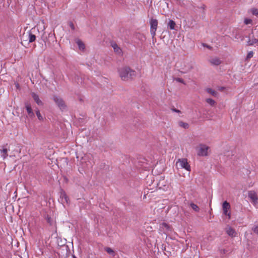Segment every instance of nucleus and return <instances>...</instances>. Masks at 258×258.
I'll return each instance as SVG.
<instances>
[{
	"label": "nucleus",
	"instance_id": "obj_1",
	"mask_svg": "<svg viewBox=\"0 0 258 258\" xmlns=\"http://www.w3.org/2000/svg\"><path fill=\"white\" fill-rule=\"evenodd\" d=\"M119 76L123 81H128L132 79L136 75L135 71L128 67H124L118 70Z\"/></svg>",
	"mask_w": 258,
	"mask_h": 258
},
{
	"label": "nucleus",
	"instance_id": "obj_2",
	"mask_svg": "<svg viewBox=\"0 0 258 258\" xmlns=\"http://www.w3.org/2000/svg\"><path fill=\"white\" fill-rule=\"evenodd\" d=\"M176 67L180 73L186 74L193 69V65L187 60H181L176 63Z\"/></svg>",
	"mask_w": 258,
	"mask_h": 258
},
{
	"label": "nucleus",
	"instance_id": "obj_3",
	"mask_svg": "<svg viewBox=\"0 0 258 258\" xmlns=\"http://www.w3.org/2000/svg\"><path fill=\"white\" fill-rule=\"evenodd\" d=\"M209 147L204 144H200L197 148V154L200 156H206L208 155Z\"/></svg>",
	"mask_w": 258,
	"mask_h": 258
},
{
	"label": "nucleus",
	"instance_id": "obj_4",
	"mask_svg": "<svg viewBox=\"0 0 258 258\" xmlns=\"http://www.w3.org/2000/svg\"><path fill=\"white\" fill-rule=\"evenodd\" d=\"M176 165L179 166L181 168L186 169L188 171L190 170V166L185 158L179 159L176 162Z\"/></svg>",
	"mask_w": 258,
	"mask_h": 258
},
{
	"label": "nucleus",
	"instance_id": "obj_5",
	"mask_svg": "<svg viewBox=\"0 0 258 258\" xmlns=\"http://www.w3.org/2000/svg\"><path fill=\"white\" fill-rule=\"evenodd\" d=\"M150 33L153 38L156 35V31L157 29L158 21L157 19L152 18L150 20Z\"/></svg>",
	"mask_w": 258,
	"mask_h": 258
},
{
	"label": "nucleus",
	"instance_id": "obj_6",
	"mask_svg": "<svg viewBox=\"0 0 258 258\" xmlns=\"http://www.w3.org/2000/svg\"><path fill=\"white\" fill-rule=\"evenodd\" d=\"M53 100L60 109H63L66 108L65 102L60 97L54 95L53 96Z\"/></svg>",
	"mask_w": 258,
	"mask_h": 258
},
{
	"label": "nucleus",
	"instance_id": "obj_7",
	"mask_svg": "<svg viewBox=\"0 0 258 258\" xmlns=\"http://www.w3.org/2000/svg\"><path fill=\"white\" fill-rule=\"evenodd\" d=\"M248 197L250 199L251 202L254 205L258 203V198L256 194L252 190L248 191Z\"/></svg>",
	"mask_w": 258,
	"mask_h": 258
},
{
	"label": "nucleus",
	"instance_id": "obj_8",
	"mask_svg": "<svg viewBox=\"0 0 258 258\" xmlns=\"http://www.w3.org/2000/svg\"><path fill=\"white\" fill-rule=\"evenodd\" d=\"M223 214L228 217V219H230V213L228 212V210L230 209V205L227 201L223 202L222 205Z\"/></svg>",
	"mask_w": 258,
	"mask_h": 258
},
{
	"label": "nucleus",
	"instance_id": "obj_9",
	"mask_svg": "<svg viewBox=\"0 0 258 258\" xmlns=\"http://www.w3.org/2000/svg\"><path fill=\"white\" fill-rule=\"evenodd\" d=\"M60 200L61 201V203L64 205V204H66L67 205H69L70 204L69 202V198L67 195L66 193L64 191L61 190L60 192Z\"/></svg>",
	"mask_w": 258,
	"mask_h": 258
},
{
	"label": "nucleus",
	"instance_id": "obj_10",
	"mask_svg": "<svg viewBox=\"0 0 258 258\" xmlns=\"http://www.w3.org/2000/svg\"><path fill=\"white\" fill-rule=\"evenodd\" d=\"M225 231L229 236L232 237L236 236V232L235 230L230 226H227L226 227Z\"/></svg>",
	"mask_w": 258,
	"mask_h": 258
},
{
	"label": "nucleus",
	"instance_id": "obj_11",
	"mask_svg": "<svg viewBox=\"0 0 258 258\" xmlns=\"http://www.w3.org/2000/svg\"><path fill=\"white\" fill-rule=\"evenodd\" d=\"M209 62L213 66H218L221 63V60L218 57H211L209 59Z\"/></svg>",
	"mask_w": 258,
	"mask_h": 258
},
{
	"label": "nucleus",
	"instance_id": "obj_12",
	"mask_svg": "<svg viewBox=\"0 0 258 258\" xmlns=\"http://www.w3.org/2000/svg\"><path fill=\"white\" fill-rule=\"evenodd\" d=\"M31 96L35 102L38 105H43V103L42 101L40 99L39 96L35 93L32 92L31 93Z\"/></svg>",
	"mask_w": 258,
	"mask_h": 258
},
{
	"label": "nucleus",
	"instance_id": "obj_13",
	"mask_svg": "<svg viewBox=\"0 0 258 258\" xmlns=\"http://www.w3.org/2000/svg\"><path fill=\"white\" fill-rule=\"evenodd\" d=\"M257 43L258 38H255L254 36H252V37L249 36L248 40L247 41L248 45L251 46Z\"/></svg>",
	"mask_w": 258,
	"mask_h": 258
},
{
	"label": "nucleus",
	"instance_id": "obj_14",
	"mask_svg": "<svg viewBox=\"0 0 258 258\" xmlns=\"http://www.w3.org/2000/svg\"><path fill=\"white\" fill-rule=\"evenodd\" d=\"M25 108L27 112L30 117L34 116V113H33L31 108V105L28 102H25Z\"/></svg>",
	"mask_w": 258,
	"mask_h": 258
},
{
	"label": "nucleus",
	"instance_id": "obj_15",
	"mask_svg": "<svg viewBox=\"0 0 258 258\" xmlns=\"http://www.w3.org/2000/svg\"><path fill=\"white\" fill-rule=\"evenodd\" d=\"M76 42L80 50H84L85 49V44L81 40L77 39L76 40Z\"/></svg>",
	"mask_w": 258,
	"mask_h": 258
},
{
	"label": "nucleus",
	"instance_id": "obj_16",
	"mask_svg": "<svg viewBox=\"0 0 258 258\" xmlns=\"http://www.w3.org/2000/svg\"><path fill=\"white\" fill-rule=\"evenodd\" d=\"M28 39L29 43L33 42L36 40V36L31 32H29L28 34Z\"/></svg>",
	"mask_w": 258,
	"mask_h": 258
},
{
	"label": "nucleus",
	"instance_id": "obj_17",
	"mask_svg": "<svg viewBox=\"0 0 258 258\" xmlns=\"http://www.w3.org/2000/svg\"><path fill=\"white\" fill-rule=\"evenodd\" d=\"M112 46L114 49V51L117 54H120L121 53V49L116 44H113Z\"/></svg>",
	"mask_w": 258,
	"mask_h": 258
},
{
	"label": "nucleus",
	"instance_id": "obj_18",
	"mask_svg": "<svg viewBox=\"0 0 258 258\" xmlns=\"http://www.w3.org/2000/svg\"><path fill=\"white\" fill-rule=\"evenodd\" d=\"M175 22L172 20H169L167 24L168 26L171 30H174L175 29Z\"/></svg>",
	"mask_w": 258,
	"mask_h": 258
},
{
	"label": "nucleus",
	"instance_id": "obj_19",
	"mask_svg": "<svg viewBox=\"0 0 258 258\" xmlns=\"http://www.w3.org/2000/svg\"><path fill=\"white\" fill-rule=\"evenodd\" d=\"M1 156L5 159L8 156V150L7 149H0Z\"/></svg>",
	"mask_w": 258,
	"mask_h": 258
},
{
	"label": "nucleus",
	"instance_id": "obj_20",
	"mask_svg": "<svg viewBox=\"0 0 258 258\" xmlns=\"http://www.w3.org/2000/svg\"><path fill=\"white\" fill-rule=\"evenodd\" d=\"M105 251L109 254L112 255V256H114L115 253L114 250L111 249L110 247H106L105 248Z\"/></svg>",
	"mask_w": 258,
	"mask_h": 258
},
{
	"label": "nucleus",
	"instance_id": "obj_21",
	"mask_svg": "<svg viewBox=\"0 0 258 258\" xmlns=\"http://www.w3.org/2000/svg\"><path fill=\"white\" fill-rule=\"evenodd\" d=\"M161 227L163 229H165L167 231H171V227H170V226L168 224H167L166 223H163L161 224Z\"/></svg>",
	"mask_w": 258,
	"mask_h": 258
},
{
	"label": "nucleus",
	"instance_id": "obj_22",
	"mask_svg": "<svg viewBox=\"0 0 258 258\" xmlns=\"http://www.w3.org/2000/svg\"><path fill=\"white\" fill-rule=\"evenodd\" d=\"M178 124L180 127H183V128H187L189 127V125L188 123L186 122H184L183 121H179L178 122Z\"/></svg>",
	"mask_w": 258,
	"mask_h": 258
},
{
	"label": "nucleus",
	"instance_id": "obj_23",
	"mask_svg": "<svg viewBox=\"0 0 258 258\" xmlns=\"http://www.w3.org/2000/svg\"><path fill=\"white\" fill-rule=\"evenodd\" d=\"M207 91L208 93H209V94H211L214 96H216L217 95V92L211 88H208L207 89Z\"/></svg>",
	"mask_w": 258,
	"mask_h": 258
},
{
	"label": "nucleus",
	"instance_id": "obj_24",
	"mask_svg": "<svg viewBox=\"0 0 258 258\" xmlns=\"http://www.w3.org/2000/svg\"><path fill=\"white\" fill-rule=\"evenodd\" d=\"M249 12L255 16H258V9L256 8H252L250 10Z\"/></svg>",
	"mask_w": 258,
	"mask_h": 258
},
{
	"label": "nucleus",
	"instance_id": "obj_25",
	"mask_svg": "<svg viewBox=\"0 0 258 258\" xmlns=\"http://www.w3.org/2000/svg\"><path fill=\"white\" fill-rule=\"evenodd\" d=\"M190 207L195 211H196V212L199 211L200 209L197 205H196L194 203H191L190 204Z\"/></svg>",
	"mask_w": 258,
	"mask_h": 258
},
{
	"label": "nucleus",
	"instance_id": "obj_26",
	"mask_svg": "<svg viewBox=\"0 0 258 258\" xmlns=\"http://www.w3.org/2000/svg\"><path fill=\"white\" fill-rule=\"evenodd\" d=\"M206 101L208 103H209L211 106H213L215 104V101L213 99H211V98L207 99L206 100Z\"/></svg>",
	"mask_w": 258,
	"mask_h": 258
},
{
	"label": "nucleus",
	"instance_id": "obj_27",
	"mask_svg": "<svg viewBox=\"0 0 258 258\" xmlns=\"http://www.w3.org/2000/svg\"><path fill=\"white\" fill-rule=\"evenodd\" d=\"M36 115L39 120H43V117L41 115L40 112L39 110H36Z\"/></svg>",
	"mask_w": 258,
	"mask_h": 258
},
{
	"label": "nucleus",
	"instance_id": "obj_28",
	"mask_svg": "<svg viewBox=\"0 0 258 258\" xmlns=\"http://www.w3.org/2000/svg\"><path fill=\"white\" fill-rule=\"evenodd\" d=\"M46 219L47 223H49L50 225H52L53 224V220L50 217L47 216Z\"/></svg>",
	"mask_w": 258,
	"mask_h": 258
},
{
	"label": "nucleus",
	"instance_id": "obj_29",
	"mask_svg": "<svg viewBox=\"0 0 258 258\" xmlns=\"http://www.w3.org/2000/svg\"><path fill=\"white\" fill-rule=\"evenodd\" d=\"M253 55V52L252 51H250L248 52L247 54V56H246V59L247 60L251 58Z\"/></svg>",
	"mask_w": 258,
	"mask_h": 258
},
{
	"label": "nucleus",
	"instance_id": "obj_30",
	"mask_svg": "<svg viewBox=\"0 0 258 258\" xmlns=\"http://www.w3.org/2000/svg\"><path fill=\"white\" fill-rule=\"evenodd\" d=\"M244 23L245 25H248L252 23V20L250 19L246 18L244 20Z\"/></svg>",
	"mask_w": 258,
	"mask_h": 258
},
{
	"label": "nucleus",
	"instance_id": "obj_31",
	"mask_svg": "<svg viewBox=\"0 0 258 258\" xmlns=\"http://www.w3.org/2000/svg\"><path fill=\"white\" fill-rule=\"evenodd\" d=\"M252 231L253 232L258 235V226H255L252 228Z\"/></svg>",
	"mask_w": 258,
	"mask_h": 258
},
{
	"label": "nucleus",
	"instance_id": "obj_32",
	"mask_svg": "<svg viewBox=\"0 0 258 258\" xmlns=\"http://www.w3.org/2000/svg\"><path fill=\"white\" fill-rule=\"evenodd\" d=\"M203 45L204 46V47H206L207 48H209V49H211V47L207 44H203Z\"/></svg>",
	"mask_w": 258,
	"mask_h": 258
},
{
	"label": "nucleus",
	"instance_id": "obj_33",
	"mask_svg": "<svg viewBox=\"0 0 258 258\" xmlns=\"http://www.w3.org/2000/svg\"><path fill=\"white\" fill-rule=\"evenodd\" d=\"M172 110L174 112H177V113H179L180 112V111L179 110H178V109H176L175 108H174V109H172Z\"/></svg>",
	"mask_w": 258,
	"mask_h": 258
},
{
	"label": "nucleus",
	"instance_id": "obj_34",
	"mask_svg": "<svg viewBox=\"0 0 258 258\" xmlns=\"http://www.w3.org/2000/svg\"><path fill=\"white\" fill-rule=\"evenodd\" d=\"M176 80L178 82H180V83H183V80L182 79H181V78H177Z\"/></svg>",
	"mask_w": 258,
	"mask_h": 258
},
{
	"label": "nucleus",
	"instance_id": "obj_35",
	"mask_svg": "<svg viewBox=\"0 0 258 258\" xmlns=\"http://www.w3.org/2000/svg\"><path fill=\"white\" fill-rule=\"evenodd\" d=\"M70 26H71V27L72 28V29H75L74 26L73 24V23H71Z\"/></svg>",
	"mask_w": 258,
	"mask_h": 258
},
{
	"label": "nucleus",
	"instance_id": "obj_36",
	"mask_svg": "<svg viewBox=\"0 0 258 258\" xmlns=\"http://www.w3.org/2000/svg\"><path fill=\"white\" fill-rule=\"evenodd\" d=\"M84 168H86L87 169H88L89 168V167L88 166V164L87 165V166L86 167H84Z\"/></svg>",
	"mask_w": 258,
	"mask_h": 258
},
{
	"label": "nucleus",
	"instance_id": "obj_37",
	"mask_svg": "<svg viewBox=\"0 0 258 258\" xmlns=\"http://www.w3.org/2000/svg\"><path fill=\"white\" fill-rule=\"evenodd\" d=\"M73 258H77L75 255H73Z\"/></svg>",
	"mask_w": 258,
	"mask_h": 258
}]
</instances>
